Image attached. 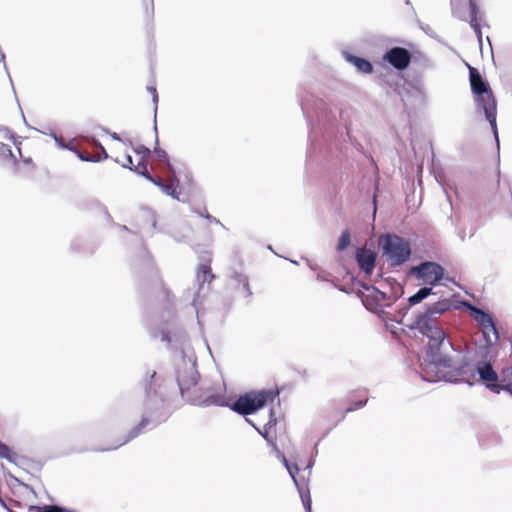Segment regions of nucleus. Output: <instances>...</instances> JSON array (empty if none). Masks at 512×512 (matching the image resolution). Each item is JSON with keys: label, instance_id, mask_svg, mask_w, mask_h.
Instances as JSON below:
<instances>
[{"label": "nucleus", "instance_id": "obj_1", "mask_svg": "<svg viewBox=\"0 0 512 512\" xmlns=\"http://www.w3.org/2000/svg\"><path fill=\"white\" fill-rule=\"evenodd\" d=\"M405 322H384L385 328L390 331L393 337L402 340V335L411 338L408 343L413 347V342L420 341L425 344V356L419 364V373L422 380L427 382H438L443 377H451L446 369L453 366L450 352L453 350L452 343L448 339L443 328L438 322H413L411 325H404Z\"/></svg>", "mask_w": 512, "mask_h": 512}, {"label": "nucleus", "instance_id": "obj_2", "mask_svg": "<svg viewBox=\"0 0 512 512\" xmlns=\"http://www.w3.org/2000/svg\"><path fill=\"white\" fill-rule=\"evenodd\" d=\"M155 376L156 372L152 371L149 374L150 379L146 380L145 382V413L140 423L129 432L127 438L122 443L115 446L113 449H116L117 447H120L125 443L129 442L130 440L134 439L135 437H137L142 432V430L151 422H155L156 424H158L165 421L168 418L169 415L165 410L163 398H161L158 395L157 391L152 387V382Z\"/></svg>", "mask_w": 512, "mask_h": 512}, {"label": "nucleus", "instance_id": "obj_3", "mask_svg": "<svg viewBox=\"0 0 512 512\" xmlns=\"http://www.w3.org/2000/svg\"><path fill=\"white\" fill-rule=\"evenodd\" d=\"M469 78L472 92L476 95V105L478 111H483L486 120L489 122L493 131L497 148L499 149V138L497 131V103L488 84L482 79L478 70L469 67Z\"/></svg>", "mask_w": 512, "mask_h": 512}, {"label": "nucleus", "instance_id": "obj_4", "mask_svg": "<svg viewBox=\"0 0 512 512\" xmlns=\"http://www.w3.org/2000/svg\"><path fill=\"white\" fill-rule=\"evenodd\" d=\"M175 378L183 398L191 395V389L199 381L197 358L192 349H183L174 359Z\"/></svg>", "mask_w": 512, "mask_h": 512}, {"label": "nucleus", "instance_id": "obj_5", "mask_svg": "<svg viewBox=\"0 0 512 512\" xmlns=\"http://www.w3.org/2000/svg\"><path fill=\"white\" fill-rule=\"evenodd\" d=\"M453 366L446 369V373L451 377H443L440 380H446L450 382H458V381H468L469 376L474 375V371L477 372L481 381L484 382L485 387L496 394L495 388L493 385H498L497 381L499 379V375L494 370L492 364L487 361H478L475 364L474 370L471 368L469 364H462L457 366L452 360Z\"/></svg>", "mask_w": 512, "mask_h": 512}, {"label": "nucleus", "instance_id": "obj_6", "mask_svg": "<svg viewBox=\"0 0 512 512\" xmlns=\"http://www.w3.org/2000/svg\"><path fill=\"white\" fill-rule=\"evenodd\" d=\"M277 396L278 392L273 390L250 391L240 396L231 408L241 415H249L272 403Z\"/></svg>", "mask_w": 512, "mask_h": 512}, {"label": "nucleus", "instance_id": "obj_7", "mask_svg": "<svg viewBox=\"0 0 512 512\" xmlns=\"http://www.w3.org/2000/svg\"><path fill=\"white\" fill-rule=\"evenodd\" d=\"M210 259L207 263H200L196 271V288L193 291L188 290L185 294L187 301H190L196 309L197 316H199L200 307L210 292V284L214 279V275L209 266Z\"/></svg>", "mask_w": 512, "mask_h": 512}, {"label": "nucleus", "instance_id": "obj_8", "mask_svg": "<svg viewBox=\"0 0 512 512\" xmlns=\"http://www.w3.org/2000/svg\"><path fill=\"white\" fill-rule=\"evenodd\" d=\"M383 254L393 266L405 263L410 255L411 248L408 241L397 235H385L380 238Z\"/></svg>", "mask_w": 512, "mask_h": 512}, {"label": "nucleus", "instance_id": "obj_9", "mask_svg": "<svg viewBox=\"0 0 512 512\" xmlns=\"http://www.w3.org/2000/svg\"><path fill=\"white\" fill-rule=\"evenodd\" d=\"M191 395H187V401L194 405L199 406H223L225 405V396L223 393V384H206L205 381H202L199 388L194 389Z\"/></svg>", "mask_w": 512, "mask_h": 512}, {"label": "nucleus", "instance_id": "obj_10", "mask_svg": "<svg viewBox=\"0 0 512 512\" xmlns=\"http://www.w3.org/2000/svg\"><path fill=\"white\" fill-rule=\"evenodd\" d=\"M410 273L425 283L434 286L443 278L444 269L438 263L427 261L412 267Z\"/></svg>", "mask_w": 512, "mask_h": 512}, {"label": "nucleus", "instance_id": "obj_11", "mask_svg": "<svg viewBox=\"0 0 512 512\" xmlns=\"http://www.w3.org/2000/svg\"><path fill=\"white\" fill-rule=\"evenodd\" d=\"M383 60L388 62L395 69L405 70L411 62V53L403 47H393L383 56Z\"/></svg>", "mask_w": 512, "mask_h": 512}, {"label": "nucleus", "instance_id": "obj_12", "mask_svg": "<svg viewBox=\"0 0 512 512\" xmlns=\"http://www.w3.org/2000/svg\"><path fill=\"white\" fill-rule=\"evenodd\" d=\"M282 460H283L285 467L287 468L291 478L293 479V481L298 489V492H299V495H300V498H301V501H302V504H303L305 510L307 512H311L312 501H311L309 489L305 483H300L299 480L296 478V474L299 472L298 466L297 465L291 466L288 463L285 456H283V455H282Z\"/></svg>", "mask_w": 512, "mask_h": 512}, {"label": "nucleus", "instance_id": "obj_13", "mask_svg": "<svg viewBox=\"0 0 512 512\" xmlns=\"http://www.w3.org/2000/svg\"><path fill=\"white\" fill-rule=\"evenodd\" d=\"M356 259L360 269L366 275H370L373 272L376 261V254L373 251L361 248L357 251Z\"/></svg>", "mask_w": 512, "mask_h": 512}, {"label": "nucleus", "instance_id": "obj_14", "mask_svg": "<svg viewBox=\"0 0 512 512\" xmlns=\"http://www.w3.org/2000/svg\"><path fill=\"white\" fill-rule=\"evenodd\" d=\"M480 333L485 341L486 346H493L500 340L499 330L496 326V322H479Z\"/></svg>", "mask_w": 512, "mask_h": 512}, {"label": "nucleus", "instance_id": "obj_15", "mask_svg": "<svg viewBox=\"0 0 512 512\" xmlns=\"http://www.w3.org/2000/svg\"><path fill=\"white\" fill-rule=\"evenodd\" d=\"M152 336L162 342L171 344L173 342H180L184 339V334L180 331H172L167 327L156 328L152 332Z\"/></svg>", "mask_w": 512, "mask_h": 512}, {"label": "nucleus", "instance_id": "obj_16", "mask_svg": "<svg viewBox=\"0 0 512 512\" xmlns=\"http://www.w3.org/2000/svg\"><path fill=\"white\" fill-rule=\"evenodd\" d=\"M470 5V26L474 30L480 44L482 43V31L479 24V9L474 0H469Z\"/></svg>", "mask_w": 512, "mask_h": 512}, {"label": "nucleus", "instance_id": "obj_17", "mask_svg": "<svg viewBox=\"0 0 512 512\" xmlns=\"http://www.w3.org/2000/svg\"><path fill=\"white\" fill-rule=\"evenodd\" d=\"M345 58L349 63L356 67L357 71L365 74L372 73L373 66L368 60L348 53H345Z\"/></svg>", "mask_w": 512, "mask_h": 512}, {"label": "nucleus", "instance_id": "obj_18", "mask_svg": "<svg viewBox=\"0 0 512 512\" xmlns=\"http://www.w3.org/2000/svg\"><path fill=\"white\" fill-rule=\"evenodd\" d=\"M95 145L100 150L99 155L97 154V155H93V156H87V155L83 154L82 152H80L79 150H77L76 148H69V149L74 151L77 154V156L80 158V160L85 161V162H100L102 160L107 159L108 154H107L105 148L99 142H96Z\"/></svg>", "mask_w": 512, "mask_h": 512}, {"label": "nucleus", "instance_id": "obj_19", "mask_svg": "<svg viewBox=\"0 0 512 512\" xmlns=\"http://www.w3.org/2000/svg\"><path fill=\"white\" fill-rule=\"evenodd\" d=\"M451 5H452L453 15L455 17L459 18L460 20H464V21L468 20L466 10L467 9L470 10L469 1L468 2H460L457 0H452Z\"/></svg>", "mask_w": 512, "mask_h": 512}, {"label": "nucleus", "instance_id": "obj_20", "mask_svg": "<svg viewBox=\"0 0 512 512\" xmlns=\"http://www.w3.org/2000/svg\"><path fill=\"white\" fill-rule=\"evenodd\" d=\"M154 130L157 133V126L156 125L154 126ZM158 143H159L158 136L156 135V146L154 148V152L156 153L159 161H161V162L166 164L170 174H173V177L175 178V171H174V168H173L172 164L169 161L168 154H167V152L164 149H162V148H160L158 146Z\"/></svg>", "mask_w": 512, "mask_h": 512}, {"label": "nucleus", "instance_id": "obj_21", "mask_svg": "<svg viewBox=\"0 0 512 512\" xmlns=\"http://www.w3.org/2000/svg\"><path fill=\"white\" fill-rule=\"evenodd\" d=\"M174 182H178L177 178L173 177V174H171L170 183H164L159 186L161 191L165 193L166 195H169L175 199H179V193L176 191V187L174 186Z\"/></svg>", "mask_w": 512, "mask_h": 512}, {"label": "nucleus", "instance_id": "obj_22", "mask_svg": "<svg viewBox=\"0 0 512 512\" xmlns=\"http://www.w3.org/2000/svg\"><path fill=\"white\" fill-rule=\"evenodd\" d=\"M432 293L431 287H423L419 289L414 295L410 296L408 301L411 305L420 303Z\"/></svg>", "mask_w": 512, "mask_h": 512}, {"label": "nucleus", "instance_id": "obj_23", "mask_svg": "<svg viewBox=\"0 0 512 512\" xmlns=\"http://www.w3.org/2000/svg\"><path fill=\"white\" fill-rule=\"evenodd\" d=\"M0 458L6 459L11 463H16L18 454L14 452L9 446L0 441Z\"/></svg>", "mask_w": 512, "mask_h": 512}, {"label": "nucleus", "instance_id": "obj_24", "mask_svg": "<svg viewBox=\"0 0 512 512\" xmlns=\"http://www.w3.org/2000/svg\"><path fill=\"white\" fill-rule=\"evenodd\" d=\"M131 170L138 175L144 176L147 180H152V175L148 172L147 165L143 158L134 166V168H131Z\"/></svg>", "mask_w": 512, "mask_h": 512}, {"label": "nucleus", "instance_id": "obj_25", "mask_svg": "<svg viewBox=\"0 0 512 512\" xmlns=\"http://www.w3.org/2000/svg\"><path fill=\"white\" fill-rule=\"evenodd\" d=\"M237 282L242 286L243 293L246 297L251 295V291L249 288L248 277L243 274L236 275Z\"/></svg>", "mask_w": 512, "mask_h": 512}, {"label": "nucleus", "instance_id": "obj_26", "mask_svg": "<svg viewBox=\"0 0 512 512\" xmlns=\"http://www.w3.org/2000/svg\"><path fill=\"white\" fill-rule=\"evenodd\" d=\"M350 244V233L349 231H344L342 232L339 240H338V244H337V250L338 251H343L345 250Z\"/></svg>", "mask_w": 512, "mask_h": 512}, {"label": "nucleus", "instance_id": "obj_27", "mask_svg": "<svg viewBox=\"0 0 512 512\" xmlns=\"http://www.w3.org/2000/svg\"><path fill=\"white\" fill-rule=\"evenodd\" d=\"M29 512H63V509L56 505L46 506L44 508L31 506Z\"/></svg>", "mask_w": 512, "mask_h": 512}, {"label": "nucleus", "instance_id": "obj_28", "mask_svg": "<svg viewBox=\"0 0 512 512\" xmlns=\"http://www.w3.org/2000/svg\"><path fill=\"white\" fill-rule=\"evenodd\" d=\"M493 388H495L496 394H500L502 391H505L512 396V383L493 385Z\"/></svg>", "mask_w": 512, "mask_h": 512}, {"label": "nucleus", "instance_id": "obj_29", "mask_svg": "<svg viewBox=\"0 0 512 512\" xmlns=\"http://www.w3.org/2000/svg\"><path fill=\"white\" fill-rule=\"evenodd\" d=\"M510 372L509 369L503 370L499 375L497 384H511L512 381L508 379L507 374Z\"/></svg>", "mask_w": 512, "mask_h": 512}, {"label": "nucleus", "instance_id": "obj_30", "mask_svg": "<svg viewBox=\"0 0 512 512\" xmlns=\"http://www.w3.org/2000/svg\"><path fill=\"white\" fill-rule=\"evenodd\" d=\"M366 402H367V399L357 401V402L353 403L352 405H350L349 407H347L345 412L348 413V412L357 410L359 408H362L366 404Z\"/></svg>", "mask_w": 512, "mask_h": 512}, {"label": "nucleus", "instance_id": "obj_31", "mask_svg": "<svg viewBox=\"0 0 512 512\" xmlns=\"http://www.w3.org/2000/svg\"><path fill=\"white\" fill-rule=\"evenodd\" d=\"M147 90L152 95V101H153V103L155 105L154 111L156 112L157 111V104H158L157 90H156V88L154 86H148Z\"/></svg>", "mask_w": 512, "mask_h": 512}, {"label": "nucleus", "instance_id": "obj_32", "mask_svg": "<svg viewBox=\"0 0 512 512\" xmlns=\"http://www.w3.org/2000/svg\"><path fill=\"white\" fill-rule=\"evenodd\" d=\"M267 429H268L267 425L264 427V432H262L260 429L256 428V430L266 439V441L270 445H272L274 447V449H277L275 443L273 442V440L271 438H269Z\"/></svg>", "mask_w": 512, "mask_h": 512}, {"label": "nucleus", "instance_id": "obj_33", "mask_svg": "<svg viewBox=\"0 0 512 512\" xmlns=\"http://www.w3.org/2000/svg\"><path fill=\"white\" fill-rule=\"evenodd\" d=\"M122 166L124 168H129L131 170V168H134V163H133V159L130 155H127L126 158H125V162L122 164Z\"/></svg>", "mask_w": 512, "mask_h": 512}, {"label": "nucleus", "instance_id": "obj_34", "mask_svg": "<svg viewBox=\"0 0 512 512\" xmlns=\"http://www.w3.org/2000/svg\"><path fill=\"white\" fill-rule=\"evenodd\" d=\"M471 309L473 310L474 313H476L477 315H480L481 316V319L480 320H492L488 314L484 313L481 309H477V308H472Z\"/></svg>", "mask_w": 512, "mask_h": 512}, {"label": "nucleus", "instance_id": "obj_35", "mask_svg": "<svg viewBox=\"0 0 512 512\" xmlns=\"http://www.w3.org/2000/svg\"><path fill=\"white\" fill-rule=\"evenodd\" d=\"M137 153L142 154V158L150 155V150L144 146H142L139 150H137Z\"/></svg>", "mask_w": 512, "mask_h": 512}, {"label": "nucleus", "instance_id": "obj_36", "mask_svg": "<svg viewBox=\"0 0 512 512\" xmlns=\"http://www.w3.org/2000/svg\"><path fill=\"white\" fill-rule=\"evenodd\" d=\"M54 139L58 145V147L60 148H66V149H69L70 147H68L67 145L63 144L62 142V139L61 138H58L57 136H54Z\"/></svg>", "mask_w": 512, "mask_h": 512}, {"label": "nucleus", "instance_id": "obj_37", "mask_svg": "<svg viewBox=\"0 0 512 512\" xmlns=\"http://www.w3.org/2000/svg\"><path fill=\"white\" fill-rule=\"evenodd\" d=\"M150 182H152L154 185H156L157 187H159L161 184H162V179L161 178H155L152 176V180H149Z\"/></svg>", "mask_w": 512, "mask_h": 512}, {"label": "nucleus", "instance_id": "obj_38", "mask_svg": "<svg viewBox=\"0 0 512 512\" xmlns=\"http://www.w3.org/2000/svg\"><path fill=\"white\" fill-rule=\"evenodd\" d=\"M205 217H206L207 219H209L211 222H214V223H216V224H218V225L223 226V224H222L219 220H217L216 218L212 217L211 215L206 214V215H205Z\"/></svg>", "mask_w": 512, "mask_h": 512}, {"label": "nucleus", "instance_id": "obj_39", "mask_svg": "<svg viewBox=\"0 0 512 512\" xmlns=\"http://www.w3.org/2000/svg\"><path fill=\"white\" fill-rule=\"evenodd\" d=\"M110 135H111L112 139L117 140V141L120 140V137L118 136L117 133L113 132V133H110Z\"/></svg>", "mask_w": 512, "mask_h": 512}, {"label": "nucleus", "instance_id": "obj_40", "mask_svg": "<svg viewBox=\"0 0 512 512\" xmlns=\"http://www.w3.org/2000/svg\"><path fill=\"white\" fill-rule=\"evenodd\" d=\"M416 320H419V321L426 320V317L421 315Z\"/></svg>", "mask_w": 512, "mask_h": 512}, {"label": "nucleus", "instance_id": "obj_41", "mask_svg": "<svg viewBox=\"0 0 512 512\" xmlns=\"http://www.w3.org/2000/svg\"><path fill=\"white\" fill-rule=\"evenodd\" d=\"M441 311H442V309L434 308V309H433V311H432V313H438V312H441Z\"/></svg>", "mask_w": 512, "mask_h": 512}, {"label": "nucleus", "instance_id": "obj_42", "mask_svg": "<svg viewBox=\"0 0 512 512\" xmlns=\"http://www.w3.org/2000/svg\"><path fill=\"white\" fill-rule=\"evenodd\" d=\"M272 421H273V420H272V419H270V420L268 421L267 425H270V424L272 423Z\"/></svg>", "mask_w": 512, "mask_h": 512}, {"label": "nucleus", "instance_id": "obj_43", "mask_svg": "<svg viewBox=\"0 0 512 512\" xmlns=\"http://www.w3.org/2000/svg\"><path fill=\"white\" fill-rule=\"evenodd\" d=\"M112 448H106V449H103L102 451H109L111 450Z\"/></svg>", "mask_w": 512, "mask_h": 512}]
</instances>
